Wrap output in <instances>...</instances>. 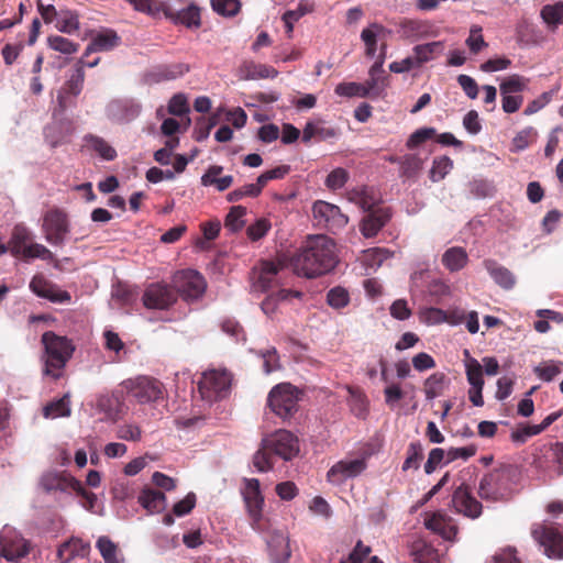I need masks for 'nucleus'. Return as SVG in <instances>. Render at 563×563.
I'll return each mask as SVG.
<instances>
[{
	"instance_id": "nucleus-1",
	"label": "nucleus",
	"mask_w": 563,
	"mask_h": 563,
	"mask_svg": "<svg viewBox=\"0 0 563 563\" xmlns=\"http://www.w3.org/2000/svg\"><path fill=\"white\" fill-rule=\"evenodd\" d=\"M338 264L335 242L327 235L310 236L291 258L294 272L307 278L331 272Z\"/></svg>"
},
{
	"instance_id": "nucleus-2",
	"label": "nucleus",
	"mask_w": 563,
	"mask_h": 563,
	"mask_svg": "<svg viewBox=\"0 0 563 563\" xmlns=\"http://www.w3.org/2000/svg\"><path fill=\"white\" fill-rule=\"evenodd\" d=\"M299 453V441L290 431L280 429L262 439L261 448L253 456V464L258 472L273 468L272 455L290 461Z\"/></svg>"
},
{
	"instance_id": "nucleus-3",
	"label": "nucleus",
	"mask_w": 563,
	"mask_h": 563,
	"mask_svg": "<svg viewBox=\"0 0 563 563\" xmlns=\"http://www.w3.org/2000/svg\"><path fill=\"white\" fill-rule=\"evenodd\" d=\"M44 345V374L57 379L62 376V371L75 350L71 342L65 338L47 331L42 335Z\"/></svg>"
},
{
	"instance_id": "nucleus-4",
	"label": "nucleus",
	"mask_w": 563,
	"mask_h": 563,
	"mask_svg": "<svg viewBox=\"0 0 563 563\" xmlns=\"http://www.w3.org/2000/svg\"><path fill=\"white\" fill-rule=\"evenodd\" d=\"M232 376L227 369H209L198 383L201 398L212 402L225 398L231 389Z\"/></svg>"
},
{
	"instance_id": "nucleus-5",
	"label": "nucleus",
	"mask_w": 563,
	"mask_h": 563,
	"mask_svg": "<svg viewBox=\"0 0 563 563\" xmlns=\"http://www.w3.org/2000/svg\"><path fill=\"white\" fill-rule=\"evenodd\" d=\"M299 390L289 383H280L272 388L267 397L271 410L283 419L297 411Z\"/></svg>"
},
{
	"instance_id": "nucleus-6",
	"label": "nucleus",
	"mask_w": 563,
	"mask_h": 563,
	"mask_svg": "<svg viewBox=\"0 0 563 563\" xmlns=\"http://www.w3.org/2000/svg\"><path fill=\"white\" fill-rule=\"evenodd\" d=\"M128 395L141 405L157 401L163 396V385L148 376H139L122 384Z\"/></svg>"
},
{
	"instance_id": "nucleus-7",
	"label": "nucleus",
	"mask_w": 563,
	"mask_h": 563,
	"mask_svg": "<svg viewBox=\"0 0 563 563\" xmlns=\"http://www.w3.org/2000/svg\"><path fill=\"white\" fill-rule=\"evenodd\" d=\"M511 494L509 474L504 471H494L484 475L478 484V495L482 499L499 501L507 499Z\"/></svg>"
},
{
	"instance_id": "nucleus-8",
	"label": "nucleus",
	"mask_w": 563,
	"mask_h": 563,
	"mask_svg": "<svg viewBox=\"0 0 563 563\" xmlns=\"http://www.w3.org/2000/svg\"><path fill=\"white\" fill-rule=\"evenodd\" d=\"M30 550V542L14 528L4 526L0 530V556L9 562H19Z\"/></svg>"
},
{
	"instance_id": "nucleus-9",
	"label": "nucleus",
	"mask_w": 563,
	"mask_h": 563,
	"mask_svg": "<svg viewBox=\"0 0 563 563\" xmlns=\"http://www.w3.org/2000/svg\"><path fill=\"white\" fill-rule=\"evenodd\" d=\"M312 216L317 227L333 233L342 230L349 222L341 209L330 202L318 200L312 206Z\"/></svg>"
},
{
	"instance_id": "nucleus-10",
	"label": "nucleus",
	"mask_w": 563,
	"mask_h": 563,
	"mask_svg": "<svg viewBox=\"0 0 563 563\" xmlns=\"http://www.w3.org/2000/svg\"><path fill=\"white\" fill-rule=\"evenodd\" d=\"M173 285L180 296L189 301L198 299L206 290L203 276L194 269H186L174 275Z\"/></svg>"
},
{
	"instance_id": "nucleus-11",
	"label": "nucleus",
	"mask_w": 563,
	"mask_h": 563,
	"mask_svg": "<svg viewBox=\"0 0 563 563\" xmlns=\"http://www.w3.org/2000/svg\"><path fill=\"white\" fill-rule=\"evenodd\" d=\"M286 257H278L276 261H263L254 272V287L266 291L278 284L279 274L286 267Z\"/></svg>"
},
{
	"instance_id": "nucleus-12",
	"label": "nucleus",
	"mask_w": 563,
	"mask_h": 563,
	"mask_svg": "<svg viewBox=\"0 0 563 563\" xmlns=\"http://www.w3.org/2000/svg\"><path fill=\"white\" fill-rule=\"evenodd\" d=\"M45 240L52 245H62L68 233L66 214L59 210L48 211L43 219Z\"/></svg>"
},
{
	"instance_id": "nucleus-13",
	"label": "nucleus",
	"mask_w": 563,
	"mask_h": 563,
	"mask_svg": "<svg viewBox=\"0 0 563 563\" xmlns=\"http://www.w3.org/2000/svg\"><path fill=\"white\" fill-rule=\"evenodd\" d=\"M29 287L37 297L54 303H69L71 299L68 291L60 289L41 274L33 276Z\"/></svg>"
},
{
	"instance_id": "nucleus-14",
	"label": "nucleus",
	"mask_w": 563,
	"mask_h": 563,
	"mask_svg": "<svg viewBox=\"0 0 563 563\" xmlns=\"http://www.w3.org/2000/svg\"><path fill=\"white\" fill-rule=\"evenodd\" d=\"M532 534L549 558H563V536L555 528L541 526L536 528Z\"/></svg>"
},
{
	"instance_id": "nucleus-15",
	"label": "nucleus",
	"mask_w": 563,
	"mask_h": 563,
	"mask_svg": "<svg viewBox=\"0 0 563 563\" xmlns=\"http://www.w3.org/2000/svg\"><path fill=\"white\" fill-rule=\"evenodd\" d=\"M366 468V460L364 457L353 460H342L335 463L328 471V479L333 484H341L349 478L356 477Z\"/></svg>"
},
{
	"instance_id": "nucleus-16",
	"label": "nucleus",
	"mask_w": 563,
	"mask_h": 563,
	"mask_svg": "<svg viewBox=\"0 0 563 563\" xmlns=\"http://www.w3.org/2000/svg\"><path fill=\"white\" fill-rule=\"evenodd\" d=\"M271 560L274 563H287L291 551L288 536L282 530H269L266 537Z\"/></svg>"
},
{
	"instance_id": "nucleus-17",
	"label": "nucleus",
	"mask_w": 563,
	"mask_h": 563,
	"mask_svg": "<svg viewBox=\"0 0 563 563\" xmlns=\"http://www.w3.org/2000/svg\"><path fill=\"white\" fill-rule=\"evenodd\" d=\"M452 505L454 509L468 518H478L482 514V504L476 500L464 485L459 486L453 496Z\"/></svg>"
},
{
	"instance_id": "nucleus-18",
	"label": "nucleus",
	"mask_w": 563,
	"mask_h": 563,
	"mask_svg": "<svg viewBox=\"0 0 563 563\" xmlns=\"http://www.w3.org/2000/svg\"><path fill=\"white\" fill-rule=\"evenodd\" d=\"M176 300L174 291L163 284H152L143 295L145 307L151 309H166Z\"/></svg>"
},
{
	"instance_id": "nucleus-19",
	"label": "nucleus",
	"mask_w": 563,
	"mask_h": 563,
	"mask_svg": "<svg viewBox=\"0 0 563 563\" xmlns=\"http://www.w3.org/2000/svg\"><path fill=\"white\" fill-rule=\"evenodd\" d=\"M141 113V104L133 100H113L107 106V115L114 122L128 123Z\"/></svg>"
},
{
	"instance_id": "nucleus-20",
	"label": "nucleus",
	"mask_w": 563,
	"mask_h": 563,
	"mask_svg": "<svg viewBox=\"0 0 563 563\" xmlns=\"http://www.w3.org/2000/svg\"><path fill=\"white\" fill-rule=\"evenodd\" d=\"M243 497L250 516L256 522L261 518L264 498L260 490V481L256 478L245 479Z\"/></svg>"
},
{
	"instance_id": "nucleus-21",
	"label": "nucleus",
	"mask_w": 563,
	"mask_h": 563,
	"mask_svg": "<svg viewBox=\"0 0 563 563\" xmlns=\"http://www.w3.org/2000/svg\"><path fill=\"white\" fill-rule=\"evenodd\" d=\"M162 11L176 23L184 24L188 27H198L200 25V12L195 5L176 11L169 4L162 3Z\"/></svg>"
},
{
	"instance_id": "nucleus-22",
	"label": "nucleus",
	"mask_w": 563,
	"mask_h": 563,
	"mask_svg": "<svg viewBox=\"0 0 563 563\" xmlns=\"http://www.w3.org/2000/svg\"><path fill=\"white\" fill-rule=\"evenodd\" d=\"M382 51L383 52L377 57V60L369 68V78L365 84L366 88L369 89V93H374L376 96L380 95L387 86L383 68L385 62V45H383Z\"/></svg>"
},
{
	"instance_id": "nucleus-23",
	"label": "nucleus",
	"mask_w": 563,
	"mask_h": 563,
	"mask_svg": "<svg viewBox=\"0 0 563 563\" xmlns=\"http://www.w3.org/2000/svg\"><path fill=\"white\" fill-rule=\"evenodd\" d=\"M424 526L445 540H453L457 533V528L452 523L451 519L440 512L427 518Z\"/></svg>"
},
{
	"instance_id": "nucleus-24",
	"label": "nucleus",
	"mask_w": 563,
	"mask_h": 563,
	"mask_svg": "<svg viewBox=\"0 0 563 563\" xmlns=\"http://www.w3.org/2000/svg\"><path fill=\"white\" fill-rule=\"evenodd\" d=\"M41 485L47 492L51 490H80L81 483L74 477L60 476L54 473L45 474L41 479Z\"/></svg>"
},
{
	"instance_id": "nucleus-25",
	"label": "nucleus",
	"mask_w": 563,
	"mask_h": 563,
	"mask_svg": "<svg viewBox=\"0 0 563 563\" xmlns=\"http://www.w3.org/2000/svg\"><path fill=\"white\" fill-rule=\"evenodd\" d=\"M389 214L383 209L371 211L361 222V232L365 238H372L387 223Z\"/></svg>"
},
{
	"instance_id": "nucleus-26",
	"label": "nucleus",
	"mask_w": 563,
	"mask_h": 563,
	"mask_svg": "<svg viewBox=\"0 0 563 563\" xmlns=\"http://www.w3.org/2000/svg\"><path fill=\"white\" fill-rule=\"evenodd\" d=\"M388 31L382 24L372 23L361 33V40L365 44V53L368 57H375L377 52V42L385 38Z\"/></svg>"
},
{
	"instance_id": "nucleus-27",
	"label": "nucleus",
	"mask_w": 563,
	"mask_h": 563,
	"mask_svg": "<svg viewBox=\"0 0 563 563\" xmlns=\"http://www.w3.org/2000/svg\"><path fill=\"white\" fill-rule=\"evenodd\" d=\"M90 549L89 543L84 542L80 539H70L64 542L57 550V558L60 563H68L75 556H85L88 554Z\"/></svg>"
},
{
	"instance_id": "nucleus-28",
	"label": "nucleus",
	"mask_w": 563,
	"mask_h": 563,
	"mask_svg": "<svg viewBox=\"0 0 563 563\" xmlns=\"http://www.w3.org/2000/svg\"><path fill=\"white\" fill-rule=\"evenodd\" d=\"M32 234L30 230L23 224H16L11 233L8 242L9 251L13 256L20 257L24 250L31 244Z\"/></svg>"
},
{
	"instance_id": "nucleus-29",
	"label": "nucleus",
	"mask_w": 563,
	"mask_h": 563,
	"mask_svg": "<svg viewBox=\"0 0 563 563\" xmlns=\"http://www.w3.org/2000/svg\"><path fill=\"white\" fill-rule=\"evenodd\" d=\"M120 43V37L112 30H104L96 34L91 43L88 45L85 52V56H88L92 52H106L117 47Z\"/></svg>"
},
{
	"instance_id": "nucleus-30",
	"label": "nucleus",
	"mask_w": 563,
	"mask_h": 563,
	"mask_svg": "<svg viewBox=\"0 0 563 563\" xmlns=\"http://www.w3.org/2000/svg\"><path fill=\"white\" fill-rule=\"evenodd\" d=\"M223 167L220 165H211L201 176V185L205 187L214 186L219 191H224L233 184V177L227 175L220 177Z\"/></svg>"
},
{
	"instance_id": "nucleus-31",
	"label": "nucleus",
	"mask_w": 563,
	"mask_h": 563,
	"mask_svg": "<svg viewBox=\"0 0 563 563\" xmlns=\"http://www.w3.org/2000/svg\"><path fill=\"white\" fill-rule=\"evenodd\" d=\"M467 382L470 384L468 398L471 402L476 407H482L484 405L482 391L485 383L483 374L478 375L477 364L472 362L468 368Z\"/></svg>"
},
{
	"instance_id": "nucleus-32",
	"label": "nucleus",
	"mask_w": 563,
	"mask_h": 563,
	"mask_svg": "<svg viewBox=\"0 0 563 563\" xmlns=\"http://www.w3.org/2000/svg\"><path fill=\"white\" fill-rule=\"evenodd\" d=\"M443 49H444L443 42L435 41V42L416 45L412 48V55L416 59L418 67H420L424 63L433 60L437 56L442 54Z\"/></svg>"
},
{
	"instance_id": "nucleus-33",
	"label": "nucleus",
	"mask_w": 563,
	"mask_h": 563,
	"mask_svg": "<svg viewBox=\"0 0 563 563\" xmlns=\"http://www.w3.org/2000/svg\"><path fill=\"white\" fill-rule=\"evenodd\" d=\"M85 146L98 154L102 159L113 161L117 157V151L104 139L97 135H86Z\"/></svg>"
},
{
	"instance_id": "nucleus-34",
	"label": "nucleus",
	"mask_w": 563,
	"mask_h": 563,
	"mask_svg": "<svg viewBox=\"0 0 563 563\" xmlns=\"http://www.w3.org/2000/svg\"><path fill=\"white\" fill-rule=\"evenodd\" d=\"M390 253L386 249L374 247L363 251L360 261L365 267V273L371 274L375 272L384 261L389 257Z\"/></svg>"
},
{
	"instance_id": "nucleus-35",
	"label": "nucleus",
	"mask_w": 563,
	"mask_h": 563,
	"mask_svg": "<svg viewBox=\"0 0 563 563\" xmlns=\"http://www.w3.org/2000/svg\"><path fill=\"white\" fill-rule=\"evenodd\" d=\"M468 256L466 251L460 246L448 249L442 255V263L450 272H457L465 267Z\"/></svg>"
},
{
	"instance_id": "nucleus-36",
	"label": "nucleus",
	"mask_w": 563,
	"mask_h": 563,
	"mask_svg": "<svg viewBox=\"0 0 563 563\" xmlns=\"http://www.w3.org/2000/svg\"><path fill=\"white\" fill-rule=\"evenodd\" d=\"M242 71L244 73L243 78L246 80L275 78L278 75V71L274 67L254 62L245 63L242 67Z\"/></svg>"
},
{
	"instance_id": "nucleus-37",
	"label": "nucleus",
	"mask_w": 563,
	"mask_h": 563,
	"mask_svg": "<svg viewBox=\"0 0 563 563\" xmlns=\"http://www.w3.org/2000/svg\"><path fill=\"white\" fill-rule=\"evenodd\" d=\"M336 135L335 130L324 126L321 122H307L302 131V142L309 143L312 139L325 141Z\"/></svg>"
},
{
	"instance_id": "nucleus-38",
	"label": "nucleus",
	"mask_w": 563,
	"mask_h": 563,
	"mask_svg": "<svg viewBox=\"0 0 563 563\" xmlns=\"http://www.w3.org/2000/svg\"><path fill=\"white\" fill-rule=\"evenodd\" d=\"M485 267L493 279L503 288L510 289L515 285L512 273L506 267L499 266L496 262L486 261Z\"/></svg>"
},
{
	"instance_id": "nucleus-39",
	"label": "nucleus",
	"mask_w": 563,
	"mask_h": 563,
	"mask_svg": "<svg viewBox=\"0 0 563 563\" xmlns=\"http://www.w3.org/2000/svg\"><path fill=\"white\" fill-rule=\"evenodd\" d=\"M165 495L162 492L145 489L139 496V503L150 512H159L165 508Z\"/></svg>"
},
{
	"instance_id": "nucleus-40",
	"label": "nucleus",
	"mask_w": 563,
	"mask_h": 563,
	"mask_svg": "<svg viewBox=\"0 0 563 563\" xmlns=\"http://www.w3.org/2000/svg\"><path fill=\"white\" fill-rule=\"evenodd\" d=\"M349 200L357 205L363 211H373L377 199L373 190L367 188H357L349 192Z\"/></svg>"
},
{
	"instance_id": "nucleus-41",
	"label": "nucleus",
	"mask_w": 563,
	"mask_h": 563,
	"mask_svg": "<svg viewBox=\"0 0 563 563\" xmlns=\"http://www.w3.org/2000/svg\"><path fill=\"white\" fill-rule=\"evenodd\" d=\"M70 401L68 395L63 396L44 407L43 415L45 418L56 419L70 416Z\"/></svg>"
},
{
	"instance_id": "nucleus-42",
	"label": "nucleus",
	"mask_w": 563,
	"mask_h": 563,
	"mask_svg": "<svg viewBox=\"0 0 563 563\" xmlns=\"http://www.w3.org/2000/svg\"><path fill=\"white\" fill-rule=\"evenodd\" d=\"M541 18L552 30L563 24V2L544 5L541 10Z\"/></svg>"
},
{
	"instance_id": "nucleus-43",
	"label": "nucleus",
	"mask_w": 563,
	"mask_h": 563,
	"mask_svg": "<svg viewBox=\"0 0 563 563\" xmlns=\"http://www.w3.org/2000/svg\"><path fill=\"white\" fill-rule=\"evenodd\" d=\"M427 157H422L419 153L405 155L400 161L401 172L407 177L417 175L422 168Z\"/></svg>"
},
{
	"instance_id": "nucleus-44",
	"label": "nucleus",
	"mask_w": 563,
	"mask_h": 563,
	"mask_svg": "<svg viewBox=\"0 0 563 563\" xmlns=\"http://www.w3.org/2000/svg\"><path fill=\"white\" fill-rule=\"evenodd\" d=\"M96 545L106 563H120L119 549L108 537H100Z\"/></svg>"
},
{
	"instance_id": "nucleus-45",
	"label": "nucleus",
	"mask_w": 563,
	"mask_h": 563,
	"mask_svg": "<svg viewBox=\"0 0 563 563\" xmlns=\"http://www.w3.org/2000/svg\"><path fill=\"white\" fill-rule=\"evenodd\" d=\"M349 405L351 411L358 418H364L367 413L368 401L366 396L358 389L349 388Z\"/></svg>"
},
{
	"instance_id": "nucleus-46",
	"label": "nucleus",
	"mask_w": 563,
	"mask_h": 563,
	"mask_svg": "<svg viewBox=\"0 0 563 563\" xmlns=\"http://www.w3.org/2000/svg\"><path fill=\"white\" fill-rule=\"evenodd\" d=\"M312 10L313 7L311 4L300 2L297 9L288 10L283 14V21L285 23L286 32L289 37L291 36V33L294 31L295 22H297L300 18L311 12Z\"/></svg>"
},
{
	"instance_id": "nucleus-47",
	"label": "nucleus",
	"mask_w": 563,
	"mask_h": 563,
	"mask_svg": "<svg viewBox=\"0 0 563 563\" xmlns=\"http://www.w3.org/2000/svg\"><path fill=\"white\" fill-rule=\"evenodd\" d=\"M411 555L415 563H438L435 551L421 541L413 543Z\"/></svg>"
},
{
	"instance_id": "nucleus-48",
	"label": "nucleus",
	"mask_w": 563,
	"mask_h": 563,
	"mask_svg": "<svg viewBox=\"0 0 563 563\" xmlns=\"http://www.w3.org/2000/svg\"><path fill=\"white\" fill-rule=\"evenodd\" d=\"M335 93L341 97H361L369 96V89L365 85L357 82H341L335 87Z\"/></svg>"
},
{
	"instance_id": "nucleus-49",
	"label": "nucleus",
	"mask_w": 563,
	"mask_h": 563,
	"mask_svg": "<svg viewBox=\"0 0 563 563\" xmlns=\"http://www.w3.org/2000/svg\"><path fill=\"white\" fill-rule=\"evenodd\" d=\"M97 409L103 412L106 418L114 420L119 413V399L114 395H101L97 399Z\"/></svg>"
},
{
	"instance_id": "nucleus-50",
	"label": "nucleus",
	"mask_w": 563,
	"mask_h": 563,
	"mask_svg": "<svg viewBox=\"0 0 563 563\" xmlns=\"http://www.w3.org/2000/svg\"><path fill=\"white\" fill-rule=\"evenodd\" d=\"M528 79L519 75H511L500 84V95H519L527 87Z\"/></svg>"
},
{
	"instance_id": "nucleus-51",
	"label": "nucleus",
	"mask_w": 563,
	"mask_h": 563,
	"mask_svg": "<svg viewBox=\"0 0 563 563\" xmlns=\"http://www.w3.org/2000/svg\"><path fill=\"white\" fill-rule=\"evenodd\" d=\"M561 362L544 361L533 368L534 374L544 382H551L561 373Z\"/></svg>"
},
{
	"instance_id": "nucleus-52",
	"label": "nucleus",
	"mask_w": 563,
	"mask_h": 563,
	"mask_svg": "<svg viewBox=\"0 0 563 563\" xmlns=\"http://www.w3.org/2000/svg\"><path fill=\"white\" fill-rule=\"evenodd\" d=\"M246 214V208L242 206L232 207L225 218L224 225L232 232H238L244 225V216Z\"/></svg>"
},
{
	"instance_id": "nucleus-53",
	"label": "nucleus",
	"mask_w": 563,
	"mask_h": 563,
	"mask_svg": "<svg viewBox=\"0 0 563 563\" xmlns=\"http://www.w3.org/2000/svg\"><path fill=\"white\" fill-rule=\"evenodd\" d=\"M453 167V162L448 156H441L433 161L430 170V178L432 181L442 180Z\"/></svg>"
},
{
	"instance_id": "nucleus-54",
	"label": "nucleus",
	"mask_w": 563,
	"mask_h": 563,
	"mask_svg": "<svg viewBox=\"0 0 563 563\" xmlns=\"http://www.w3.org/2000/svg\"><path fill=\"white\" fill-rule=\"evenodd\" d=\"M26 261L40 258L43 261H52L54 255L53 253L43 244L34 243L31 244L24 250L23 254L20 256Z\"/></svg>"
},
{
	"instance_id": "nucleus-55",
	"label": "nucleus",
	"mask_w": 563,
	"mask_h": 563,
	"mask_svg": "<svg viewBox=\"0 0 563 563\" xmlns=\"http://www.w3.org/2000/svg\"><path fill=\"white\" fill-rule=\"evenodd\" d=\"M48 46L62 54L70 55L78 51V44L59 35H52L47 38Z\"/></svg>"
},
{
	"instance_id": "nucleus-56",
	"label": "nucleus",
	"mask_w": 563,
	"mask_h": 563,
	"mask_svg": "<svg viewBox=\"0 0 563 563\" xmlns=\"http://www.w3.org/2000/svg\"><path fill=\"white\" fill-rule=\"evenodd\" d=\"M57 29L63 33H74L79 29L78 16L71 11H60Z\"/></svg>"
},
{
	"instance_id": "nucleus-57",
	"label": "nucleus",
	"mask_w": 563,
	"mask_h": 563,
	"mask_svg": "<svg viewBox=\"0 0 563 563\" xmlns=\"http://www.w3.org/2000/svg\"><path fill=\"white\" fill-rule=\"evenodd\" d=\"M327 301L332 308L341 309L347 306L350 302V296L345 288L338 286L328 291Z\"/></svg>"
},
{
	"instance_id": "nucleus-58",
	"label": "nucleus",
	"mask_w": 563,
	"mask_h": 563,
	"mask_svg": "<svg viewBox=\"0 0 563 563\" xmlns=\"http://www.w3.org/2000/svg\"><path fill=\"white\" fill-rule=\"evenodd\" d=\"M423 456L422 445L419 442H413L409 445L407 451V457L404 462L402 470L407 471L410 468L417 470L420 465V461Z\"/></svg>"
},
{
	"instance_id": "nucleus-59",
	"label": "nucleus",
	"mask_w": 563,
	"mask_h": 563,
	"mask_svg": "<svg viewBox=\"0 0 563 563\" xmlns=\"http://www.w3.org/2000/svg\"><path fill=\"white\" fill-rule=\"evenodd\" d=\"M212 9L223 16H234L240 11L239 0H211Z\"/></svg>"
},
{
	"instance_id": "nucleus-60",
	"label": "nucleus",
	"mask_w": 563,
	"mask_h": 563,
	"mask_svg": "<svg viewBox=\"0 0 563 563\" xmlns=\"http://www.w3.org/2000/svg\"><path fill=\"white\" fill-rule=\"evenodd\" d=\"M466 45L474 54H477L479 51L487 46V43L482 35V27L479 25L474 24L471 26L470 35L466 38Z\"/></svg>"
},
{
	"instance_id": "nucleus-61",
	"label": "nucleus",
	"mask_w": 563,
	"mask_h": 563,
	"mask_svg": "<svg viewBox=\"0 0 563 563\" xmlns=\"http://www.w3.org/2000/svg\"><path fill=\"white\" fill-rule=\"evenodd\" d=\"M117 438L124 441H140L142 438V430L135 423H123L117 428Z\"/></svg>"
},
{
	"instance_id": "nucleus-62",
	"label": "nucleus",
	"mask_w": 563,
	"mask_h": 563,
	"mask_svg": "<svg viewBox=\"0 0 563 563\" xmlns=\"http://www.w3.org/2000/svg\"><path fill=\"white\" fill-rule=\"evenodd\" d=\"M349 179V173L341 167L333 169L325 179V186L331 190L341 189Z\"/></svg>"
},
{
	"instance_id": "nucleus-63",
	"label": "nucleus",
	"mask_w": 563,
	"mask_h": 563,
	"mask_svg": "<svg viewBox=\"0 0 563 563\" xmlns=\"http://www.w3.org/2000/svg\"><path fill=\"white\" fill-rule=\"evenodd\" d=\"M400 26L407 37L422 36L427 32V24L418 20H405Z\"/></svg>"
},
{
	"instance_id": "nucleus-64",
	"label": "nucleus",
	"mask_w": 563,
	"mask_h": 563,
	"mask_svg": "<svg viewBox=\"0 0 563 563\" xmlns=\"http://www.w3.org/2000/svg\"><path fill=\"white\" fill-rule=\"evenodd\" d=\"M263 369L265 374H271L282 368L279 356L275 349L266 350L262 352Z\"/></svg>"
}]
</instances>
